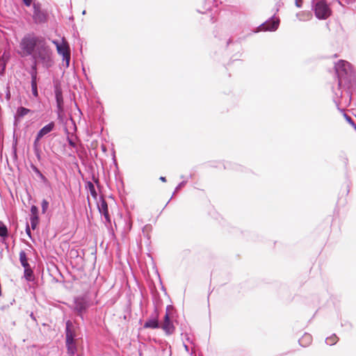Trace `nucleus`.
I'll use <instances>...</instances> for the list:
<instances>
[{
	"instance_id": "ddd939ff",
	"label": "nucleus",
	"mask_w": 356,
	"mask_h": 356,
	"mask_svg": "<svg viewBox=\"0 0 356 356\" xmlns=\"http://www.w3.org/2000/svg\"><path fill=\"white\" fill-rule=\"evenodd\" d=\"M56 49L58 54L61 55L62 56L70 54L69 44L67 42L65 41L64 39H63L60 45H58V48Z\"/></svg>"
},
{
	"instance_id": "cd10ccee",
	"label": "nucleus",
	"mask_w": 356,
	"mask_h": 356,
	"mask_svg": "<svg viewBox=\"0 0 356 356\" xmlns=\"http://www.w3.org/2000/svg\"><path fill=\"white\" fill-rule=\"evenodd\" d=\"M40 139H41V138H38V136L36 135V136L34 139V141H33V151L40 149Z\"/></svg>"
},
{
	"instance_id": "423d86ee",
	"label": "nucleus",
	"mask_w": 356,
	"mask_h": 356,
	"mask_svg": "<svg viewBox=\"0 0 356 356\" xmlns=\"http://www.w3.org/2000/svg\"><path fill=\"white\" fill-rule=\"evenodd\" d=\"M89 307L90 303L86 297L79 296L74 298L73 310L82 319H83V313L87 312Z\"/></svg>"
},
{
	"instance_id": "c03bdc74",
	"label": "nucleus",
	"mask_w": 356,
	"mask_h": 356,
	"mask_svg": "<svg viewBox=\"0 0 356 356\" xmlns=\"http://www.w3.org/2000/svg\"><path fill=\"white\" fill-rule=\"evenodd\" d=\"M168 356L171 355V347L170 346L168 347Z\"/></svg>"
},
{
	"instance_id": "e433bc0d",
	"label": "nucleus",
	"mask_w": 356,
	"mask_h": 356,
	"mask_svg": "<svg viewBox=\"0 0 356 356\" xmlns=\"http://www.w3.org/2000/svg\"><path fill=\"white\" fill-rule=\"evenodd\" d=\"M25 231H26V233L28 235V236L30 238H32L31 229H30V227H29V225L28 222L26 223Z\"/></svg>"
},
{
	"instance_id": "1a4fd4ad",
	"label": "nucleus",
	"mask_w": 356,
	"mask_h": 356,
	"mask_svg": "<svg viewBox=\"0 0 356 356\" xmlns=\"http://www.w3.org/2000/svg\"><path fill=\"white\" fill-rule=\"evenodd\" d=\"M280 24L279 18H276L275 15L270 17L268 20L261 24L259 26V31H275L278 29Z\"/></svg>"
},
{
	"instance_id": "79ce46f5",
	"label": "nucleus",
	"mask_w": 356,
	"mask_h": 356,
	"mask_svg": "<svg viewBox=\"0 0 356 356\" xmlns=\"http://www.w3.org/2000/svg\"><path fill=\"white\" fill-rule=\"evenodd\" d=\"M159 179L163 181V182H165L166 181V178L165 177H160Z\"/></svg>"
},
{
	"instance_id": "393cba45",
	"label": "nucleus",
	"mask_w": 356,
	"mask_h": 356,
	"mask_svg": "<svg viewBox=\"0 0 356 356\" xmlns=\"http://www.w3.org/2000/svg\"><path fill=\"white\" fill-rule=\"evenodd\" d=\"M32 95L34 97L37 98L39 96L38 89V81L31 82Z\"/></svg>"
},
{
	"instance_id": "f704fd0d",
	"label": "nucleus",
	"mask_w": 356,
	"mask_h": 356,
	"mask_svg": "<svg viewBox=\"0 0 356 356\" xmlns=\"http://www.w3.org/2000/svg\"><path fill=\"white\" fill-rule=\"evenodd\" d=\"M34 154L38 159V161H40L41 159H42V157H41V149H39V150H35L34 151Z\"/></svg>"
},
{
	"instance_id": "a19ab883",
	"label": "nucleus",
	"mask_w": 356,
	"mask_h": 356,
	"mask_svg": "<svg viewBox=\"0 0 356 356\" xmlns=\"http://www.w3.org/2000/svg\"><path fill=\"white\" fill-rule=\"evenodd\" d=\"M30 317L34 321H36V318H35V316H34L33 313L31 312V314H30Z\"/></svg>"
},
{
	"instance_id": "de8ad7c7",
	"label": "nucleus",
	"mask_w": 356,
	"mask_h": 356,
	"mask_svg": "<svg viewBox=\"0 0 356 356\" xmlns=\"http://www.w3.org/2000/svg\"><path fill=\"white\" fill-rule=\"evenodd\" d=\"M241 168V166L236 165V169L238 170V168Z\"/></svg>"
},
{
	"instance_id": "412c9836",
	"label": "nucleus",
	"mask_w": 356,
	"mask_h": 356,
	"mask_svg": "<svg viewBox=\"0 0 356 356\" xmlns=\"http://www.w3.org/2000/svg\"><path fill=\"white\" fill-rule=\"evenodd\" d=\"M338 340H339L338 337L335 334H333L330 337H327L325 339V343L327 345L333 346L337 343Z\"/></svg>"
},
{
	"instance_id": "c85d7f7f",
	"label": "nucleus",
	"mask_w": 356,
	"mask_h": 356,
	"mask_svg": "<svg viewBox=\"0 0 356 356\" xmlns=\"http://www.w3.org/2000/svg\"><path fill=\"white\" fill-rule=\"evenodd\" d=\"M41 207H42V213H45L49 207V202L45 199L42 200V203H41Z\"/></svg>"
},
{
	"instance_id": "864d4df0",
	"label": "nucleus",
	"mask_w": 356,
	"mask_h": 356,
	"mask_svg": "<svg viewBox=\"0 0 356 356\" xmlns=\"http://www.w3.org/2000/svg\"><path fill=\"white\" fill-rule=\"evenodd\" d=\"M83 15H84V14H86V10H83Z\"/></svg>"
},
{
	"instance_id": "0eeeda50",
	"label": "nucleus",
	"mask_w": 356,
	"mask_h": 356,
	"mask_svg": "<svg viewBox=\"0 0 356 356\" xmlns=\"http://www.w3.org/2000/svg\"><path fill=\"white\" fill-rule=\"evenodd\" d=\"M33 19L35 24H44L47 21V15L41 10V5L39 3L33 4Z\"/></svg>"
},
{
	"instance_id": "6e6552de",
	"label": "nucleus",
	"mask_w": 356,
	"mask_h": 356,
	"mask_svg": "<svg viewBox=\"0 0 356 356\" xmlns=\"http://www.w3.org/2000/svg\"><path fill=\"white\" fill-rule=\"evenodd\" d=\"M159 312L156 307H154L153 313L149 316L143 325L144 328L158 329L160 328Z\"/></svg>"
},
{
	"instance_id": "49530a36",
	"label": "nucleus",
	"mask_w": 356,
	"mask_h": 356,
	"mask_svg": "<svg viewBox=\"0 0 356 356\" xmlns=\"http://www.w3.org/2000/svg\"><path fill=\"white\" fill-rule=\"evenodd\" d=\"M102 151H104V152H106V147H105V146H104V145L102 147Z\"/></svg>"
},
{
	"instance_id": "6ab92c4d",
	"label": "nucleus",
	"mask_w": 356,
	"mask_h": 356,
	"mask_svg": "<svg viewBox=\"0 0 356 356\" xmlns=\"http://www.w3.org/2000/svg\"><path fill=\"white\" fill-rule=\"evenodd\" d=\"M24 277L28 282H33L35 280V276L33 274V271L31 269V266L26 268H24Z\"/></svg>"
},
{
	"instance_id": "5fc2aeb1",
	"label": "nucleus",
	"mask_w": 356,
	"mask_h": 356,
	"mask_svg": "<svg viewBox=\"0 0 356 356\" xmlns=\"http://www.w3.org/2000/svg\"><path fill=\"white\" fill-rule=\"evenodd\" d=\"M189 178H191V179L192 178V175H189Z\"/></svg>"
},
{
	"instance_id": "09e8293b",
	"label": "nucleus",
	"mask_w": 356,
	"mask_h": 356,
	"mask_svg": "<svg viewBox=\"0 0 356 356\" xmlns=\"http://www.w3.org/2000/svg\"><path fill=\"white\" fill-rule=\"evenodd\" d=\"M231 40L229 39L228 41H227V44H229L230 42H231Z\"/></svg>"
},
{
	"instance_id": "5701e85b",
	"label": "nucleus",
	"mask_w": 356,
	"mask_h": 356,
	"mask_svg": "<svg viewBox=\"0 0 356 356\" xmlns=\"http://www.w3.org/2000/svg\"><path fill=\"white\" fill-rule=\"evenodd\" d=\"M86 187L89 190L91 195L94 197H96L97 194L94 184L91 181H88L86 182Z\"/></svg>"
},
{
	"instance_id": "a878e982",
	"label": "nucleus",
	"mask_w": 356,
	"mask_h": 356,
	"mask_svg": "<svg viewBox=\"0 0 356 356\" xmlns=\"http://www.w3.org/2000/svg\"><path fill=\"white\" fill-rule=\"evenodd\" d=\"M30 222L32 229H35L39 223V216H31Z\"/></svg>"
},
{
	"instance_id": "58836bf2",
	"label": "nucleus",
	"mask_w": 356,
	"mask_h": 356,
	"mask_svg": "<svg viewBox=\"0 0 356 356\" xmlns=\"http://www.w3.org/2000/svg\"><path fill=\"white\" fill-rule=\"evenodd\" d=\"M23 1V3L26 6H30L31 5V3H32V0H22Z\"/></svg>"
},
{
	"instance_id": "7ed1b4c3",
	"label": "nucleus",
	"mask_w": 356,
	"mask_h": 356,
	"mask_svg": "<svg viewBox=\"0 0 356 356\" xmlns=\"http://www.w3.org/2000/svg\"><path fill=\"white\" fill-rule=\"evenodd\" d=\"M76 331L71 321L65 323V344L68 356H74L77 351L76 343Z\"/></svg>"
},
{
	"instance_id": "72a5a7b5",
	"label": "nucleus",
	"mask_w": 356,
	"mask_h": 356,
	"mask_svg": "<svg viewBox=\"0 0 356 356\" xmlns=\"http://www.w3.org/2000/svg\"><path fill=\"white\" fill-rule=\"evenodd\" d=\"M10 98H11V94H10V87L8 86H7L6 88V99L8 102H9L10 100Z\"/></svg>"
},
{
	"instance_id": "39448f33",
	"label": "nucleus",
	"mask_w": 356,
	"mask_h": 356,
	"mask_svg": "<svg viewBox=\"0 0 356 356\" xmlns=\"http://www.w3.org/2000/svg\"><path fill=\"white\" fill-rule=\"evenodd\" d=\"M312 10L318 19H326L332 14V10L326 0H311Z\"/></svg>"
},
{
	"instance_id": "4468645a",
	"label": "nucleus",
	"mask_w": 356,
	"mask_h": 356,
	"mask_svg": "<svg viewBox=\"0 0 356 356\" xmlns=\"http://www.w3.org/2000/svg\"><path fill=\"white\" fill-rule=\"evenodd\" d=\"M55 98L58 110H62L63 104V98L62 91L59 88L55 89Z\"/></svg>"
},
{
	"instance_id": "9d476101",
	"label": "nucleus",
	"mask_w": 356,
	"mask_h": 356,
	"mask_svg": "<svg viewBox=\"0 0 356 356\" xmlns=\"http://www.w3.org/2000/svg\"><path fill=\"white\" fill-rule=\"evenodd\" d=\"M97 207L99 213L104 216L106 225L107 227L111 225V218L108 213V204L104 198H100Z\"/></svg>"
},
{
	"instance_id": "f257e3e1",
	"label": "nucleus",
	"mask_w": 356,
	"mask_h": 356,
	"mask_svg": "<svg viewBox=\"0 0 356 356\" xmlns=\"http://www.w3.org/2000/svg\"><path fill=\"white\" fill-rule=\"evenodd\" d=\"M338 86L332 88L333 101L341 112H344L351 101L352 91L356 88V73L348 62L341 60L334 65Z\"/></svg>"
},
{
	"instance_id": "9b49d317",
	"label": "nucleus",
	"mask_w": 356,
	"mask_h": 356,
	"mask_svg": "<svg viewBox=\"0 0 356 356\" xmlns=\"http://www.w3.org/2000/svg\"><path fill=\"white\" fill-rule=\"evenodd\" d=\"M170 307V306H168L166 310H168ZM160 328H161L167 335H171L175 332V327L172 321L170 320L168 311H166V313L164 316L163 324H160Z\"/></svg>"
},
{
	"instance_id": "bb28decb",
	"label": "nucleus",
	"mask_w": 356,
	"mask_h": 356,
	"mask_svg": "<svg viewBox=\"0 0 356 356\" xmlns=\"http://www.w3.org/2000/svg\"><path fill=\"white\" fill-rule=\"evenodd\" d=\"M181 335L183 336V339L186 340L187 341L192 343V341L190 339L189 334L186 332V325H181Z\"/></svg>"
},
{
	"instance_id": "2f4dec72",
	"label": "nucleus",
	"mask_w": 356,
	"mask_h": 356,
	"mask_svg": "<svg viewBox=\"0 0 356 356\" xmlns=\"http://www.w3.org/2000/svg\"><path fill=\"white\" fill-rule=\"evenodd\" d=\"M31 216H38V208L35 205H32L31 207Z\"/></svg>"
},
{
	"instance_id": "dca6fc26",
	"label": "nucleus",
	"mask_w": 356,
	"mask_h": 356,
	"mask_svg": "<svg viewBox=\"0 0 356 356\" xmlns=\"http://www.w3.org/2000/svg\"><path fill=\"white\" fill-rule=\"evenodd\" d=\"M312 341V337L308 333H305L304 335L298 340L299 344L302 347L308 346Z\"/></svg>"
},
{
	"instance_id": "20e7f679",
	"label": "nucleus",
	"mask_w": 356,
	"mask_h": 356,
	"mask_svg": "<svg viewBox=\"0 0 356 356\" xmlns=\"http://www.w3.org/2000/svg\"><path fill=\"white\" fill-rule=\"evenodd\" d=\"M43 37L27 34L22 39L19 46L24 56H32Z\"/></svg>"
},
{
	"instance_id": "7c9ffc66",
	"label": "nucleus",
	"mask_w": 356,
	"mask_h": 356,
	"mask_svg": "<svg viewBox=\"0 0 356 356\" xmlns=\"http://www.w3.org/2000/svg\"><path fill=\"white\" fill-rule=\"evenodd\" d=\"M187 180H183L181 182H180L177 186V187L175 188V191L173 193V195L177 192L179 191L182 187H184L186 183H187Z\"/></svg>"
},
{
	"instance_id": "a18cd8bd",
	"label": "nucleus",
	"mask_w": 356,
	"mask_h": 356,
	"mask_svg": "<svg viewBox=\"0 0 356 356\" xmlns=\"http://www.w3.org/2000/svg\"><path fill=\"white\" fill-rule=\"evenodd\" d=\"M5 69H6V64L3 63L2 65V72H4Z\"/></svg>"
},
{
	"instance_id": "b1692460",
	"label": "nucleus",
	"mask_w": 356,
	"mask_h": 356,
	"mask_svg": "<svg viewBox=\"0 0 356 356\" xmlns=\"http://www.w3.org/2000/svg\"><path fill=\"white\" fill-rule=\"evenodd\" d=\"M311 14L307 12H300L296 14V17L300 21H306L309 19Z\"/></svg>"
},
{
	"instance_id": "a211bd4d",
	"label": "nucleus",
	"mask_w": 356,
	"mask_h": 356,
	"mask_svg": "<svg viewBox=\"0 0 356 356\" xmlns=\"http://www.w3.org/2000/svg\"><path fill=\"white\" fill-rule=\"evenodd\" d=\"M29 73L31 75V82L38 81L37 60H34Z\"/></svg>"
},
{
	"instance_id": "aec40b11",
	"label": "nucleus",
	"mask_w": 356,
	"mask_h": 356,
	"mask_svg": "<svg viewBox=\"0 0 356 356\" xmlns=\"http://www.w3.org/2000/svg\"><path fill=\"white\" fill-rule=\"evenodd\" d=\"M19 261L21 265L24 267V268L30 267V264H29L26 254L24 250H21L19 252Z\"/></svg>"
},
{
	"instance_id": "2eb2a0df",
	"label": "nucleus",
	"mask_w": 356,
	"mask_h": 356,
	"mask_svg": "<svg viewBox=\"0 0 356 356\" xmlns=\"http://www.w3.org/2000/svg\"><path fill=\"white\" fill-rule=\"evenodd\" d=\"M30 112L31 110L29 108L23 106L18 107L17 109L16 114L15 115V122L19 118H23L24 116L29 113Z\"/></svg>"
},
{
	"instance_id": "473e14b6",
	"label": "nucleus",
	"mask_w": 356,
	"mask_h": 356,
	"mask_svg": "<svg viewBox=\"0 0 356 356\" xmlns=\"http://www.w3.org/2000/svg\"><path fill=\"white\" fill-rule=\"evenodd\" d=\"M70 54H68L67 55H64L63 56V60L65 62L66 67H68L70 65Z\"/></svg>"
},
{
	"instance_id": "603ef678",
	"label": "nucleus",
	"mask_w": 356,
	"mask_h": 356,
	"mask_svg": "<svg viewBox=\"0 0 356 356\" xmlns=\"http://www.w3.org/2000/svg\"><path fill=\"white\" fill-rule=\"evenodd\" d=\"M163 351H164V352L167 351V348H165V349H163Z\"/></svg>"
},
{
	"instance_id": "c9c22d12",
	"label": "nucleus",
	"mask_w": 356,
	"mask_h": 356,
	"mask_svg": "<svg viewBox=\"0 0 356 356\" xmlns=\"http://www.w3.org/2000/svg\"><path fill=\"white\" fill-rule=\"evenodd\" d=\"M67 140L68 142L69 145L71 146L72 147L75 148L76 147V143L69 136L67 137Z\"/></svg>"
},
{
	"instance_id": "4c0bfd02",
	"label": "nucleus",
	"mask_w": 356,
	"mask_h": 356,
	"mask_svg": "<svg viewBox=\"0 0 356 356\" xmlns=\"http://www.w3.org/2000/svg\"><path fill=\"white\" fill-rule=\"evenodd\" d=\"M303 0H295V4L298 8L302 7Z\"/></svg>"
},
{
	"instance_id": "3c124183",
	"label": "nucleus",
	"mask_w": 356,
	"mask_h": 356,
	"mask_svg": "<svg viewBox=\"0 0 356 356\" xmlns=\"http://www.w3.org/2000/svg\"><path fill=\"white\" fill-rule=\"evenodd\" d=\"M181 179H184V175H181Z\"/></svg>"
},
{
	"instance_id": "f8f14e48",
	"label": "nucleus",
	"mask_w": 356,
	"mask_h": 356,
	"mask_svg": "<svg viewBox=\"0 0 356 356\" xmlns=\"http://www.w3.org/2000/svg\"><path fill=\"white\" fill-rule=\"evenodd\" d=\"M55 126L56 124L54 122H50L38 131L37 133L38 137L42 138L46 135L51 132L55 129Z\"/></svg>"
},
{
	"instance_id": "8fccbe9b",
	"label": "nucleus",
	"mask_w": 356,
	"mask_h": 356,
	"mask_svg": "<svg viewBox=\"0 0 356 356\" xmlns=\"http://www.w3.org/2000/svg\"><path fill=\"white\" fill-rule=\"evenodd\" d=\"M14 152H15V154L16 155V149L15 148Z\"/></svg>"
},
{
	"instance_id": "f3484780",
	"label": "nucleus",
	"mask_w": 356,
	"mask_h": 356,
	"mask_svg": "<svg viewBox=\"0 0 356 356\" xmlns=\"http://www.w3.org/2000/svg\"><path fill=\"white\" fill-rule=\"evenodd\" d=\"M30 168L44 184H47L49 183L47 178L40 172L37 166L31 163L30 164Z\"/></svg>"
},
{
	"instance_id": "f03ea898",
	"label": "nucleus",
	"mask_w": 356,
	"mask_h": 356,
	"mask_svg": "<svg viewBox=\"0 0 356 356\" xmlns=\"http://www.w3.org/2000/svg\"><path fill=\"white\" fill-rule=\"evenodd\" d=\"M34 52L35 54L32 56L35 60H36V58H38L45 67H49L52 65L53 60L51 59V49L47 44V42L44 38Z\"/></svg>"
},
{
	"instance_id": "37998d69",
	"label": "nucleus",
	"mask_w": 356,
	"mask_h": 356,
	"mask_svg": "<svg viewBox=\"0 0 356 356\" xmlns=\"http://www.w3.org/2000/svg\"><path fill=\"white\" fill-rule=\"evenodd\" d=\"M184 347L185 350H186L187 352H188V351H189V348H188V346L186 344H185L184 343Z\"/></svg>"
},
{
	"instance_id": "ea45409f",
	"label": "nucleus",
	"mask_w": 356,
	"mask_h": 356,
	"mask_svg": "<svg viewBox=\"0 0 356 356\" xmlns=\"http://www.w3.org/2000/svg\"><path fill=\"white\" fill-rule=\"evenodd\" d=\"M53 44H54L56 47V49L58 48V45H60L61 43H60L58 40H54L52 41Z\"/></svg>"
},
{
	"instance_id": "c756f323",
	"label": "nucleus",
	"mask_w": 356,
	"mask_h": 356,
	"mask_svg": "<svg viewBox=\"0 0 356 356\" xmlns=\"http://www.w3.org/2000/svg\"><path fill=\"white\" fill-rule=\"evenodd\" d=\"M343 115H344V118H346V121L350 124H351L354 129L356 130V124L355 123L353 119L350 117L349 115H348L346 113H343Z\"/></svg>"
},
{
	"instance_id": "4be33fe9",
	"label": "nucleus",
	"mask_w": 356,
	"mask_h": 356,
	"mask_svg": "<svg viewBox=\"0 0 356 356\" xmlns=\"http://www.w3.org/2000/svg\"><path fill=\"white\" fill-rule=\"evenodd\" d=\"M0 236L3 238L8 236V228L2 222H0Z\"/></svg>"
}]
</instances>
